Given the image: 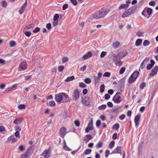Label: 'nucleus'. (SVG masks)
Segmentation results:
<instances>
[{
	"label": "nucleus",
	"instance_id": "nucleus-1",
	"mask_svg": "<svg viewBox=\"0 0 158 158\" xmlns=\"http://www.w3.org/2000/svg\"><path fill=\"white\" fill-rule=\"evenodd\" d=\"M109 11L108 9H101L94 12L91 16V18L96 19H100L104 17Z\"/></svg>",
	"mask_w": 158,
	"mask_h": 158
},
{
	"label": "nucleus",
	"instance_id": "nucleus-2",
	"mask_svg": "<svg viewBox=\"0 0 158 158\" xmlns=\"http://www.w3.org/2000/svg\"><path fill=\"white\" fill-rule=\"evenodd\" d=\"M152 12V9L147 7L144 8L142 12V14L146 17L147 16V15L150 16Z\"/></svg>",
	"mask_w": 158,
	"mask_h": 158
},
{
	"label": "nucleus",
	"instance_id": "nucleus-3",
	"mask_svg": "<svg viewBox=\"0 0 158 158\" xmlns=\"http://www.w3.org/2000/svg\"><path fill=\"white\" fill-rule=\"evenodd\" d=\"M80 97V92L78 89H76L73 91L72 95V99L73 100L76 101Z\"/></svg>",
	"mask_w": 158,
	"mask_h": 158
},
{
	"label": "nucleus",
	"instance_id": "nucleus-4",
	"mask_svg": "<svg viewBox=\"0 0 158 158\" xmlns=\"http://www.w3.org/2000/svg\"><path fill=\"white\" fill-rule=\"evenodd\" d=\"M131 0H126V4H121L118 7L119 10H121L123 9L125 10L127 9L129 7V4L131 3Z\"/></svg>",
	"mask_w": 158,
	"mask_h": 158
},
{
	"label": "nucleus",
	"instance_id": "nucleus-5",
	"mask_svg": "<svg viewBox=\"0 0 158 158\" xmlns=\"http://www.w3.org/2000/svg\"><path fill=\"white\" fill-rule=\"evenodd\" d=\"M50 148H49L45 150L41 155L43 156L44 158H49L50 156Z\"/></svg>",
	"mask_w": 158,
	"mask_h": 158
},
{
	"label": "nucleus",
	"instance_id": "nucleus-6",
	"mask_svg": "<svg viewBox=\"0 0 158 158\" xmlns=\"http://www.w3.org/2000/svg\"><path fill=\"white\" fill-rule=\"evenodd\" d=\"M124 56L125 55H123V52H120L117 55L114 56L113 59V60L116 62L120 59H122Z\"/></svg>",
	"mask_w": 158,
	"mask_h": 158
},
{
	"label": "nucleus",
	"instance_id": "nucleus-7",
	"mask_svg": "<svg viewBox=\"0 0 158 158\" xmlns=\"http://www.w3.org/2000/svg\"><path fill=\"white\" fill-rule=\"evenodd\" d=\"M63 98V97H62L61 93L56 94L55 95V99L59 104L61 103Z\"/></svg>",
	"mask_w": 158,
	"mask_h": 158
},
{
	"label": "nucleus",
	"instance_id": "nucleus-8",
	"mask_svg": "<svg viewBox=\"0 0 158 158\" xmlns=\"http://www.w3.org/2000/svg\"><path fill=\"white\" fill-rule=\"evenodd\" d=\"M93 129V120L92 119L89 121L87 127L85 129V131L86 133H88L90 130H92Z\"/></svg>",
	"mask_w": 158,
	"mask_h": 158
},
{
	"label": "nucleus",
	"instance_id": "nucleus-9",
	"mask_svg": "<svg viewBox=\"0 0 158 158\" xmlns=\"http://www.w3.org/2000/svg\"><path fill=\"white\" fill-rule=\"evenodd\" d=\"M27 64L25 61L22 62L19 65V68L18 70L19 71H22L24 70L27 68Z\"/></svg>",
	"mask_w": 158,
	"mask_h": 158
},
{
	"label": "nucleus",
	"instance_id": "nucleus-10",
	"mask_svg": "<svg viewBox=\"0 0 158 158\" xmlns=\"http://www.w3.org/2000/svg\"><path fill=\"white\" fill-rule=\"evenodd\" d=\"M158 70V66H156L154 67L151 70V72L149 74L150 76H154L157 74Z\"/></svg>",
	"mask_w": 158,
	"mask_h": 158
},
{
	"label": "nucleus",
	"instance_id": "nucleus-11",
	"mask_svg": "<svg viewBox=\"0 0 158 158\" xmlns=\"http://www.w3.org/2000/svg\"><path fill=\"white\" fill-rule=\"evenodd\" d=\"M140 118V115L139 114L137 115L135 118L134 122L135 126L137 128L139 125V122Z\"/></svg>",
	"mask_w": 158,
	"mask_h": 158
},
{
	"label": "nucleus",
	"instance_id": "nucleus-12",
	"mask_svg": "<svg viewBox=\"0 0 158 158\" xmlns=\"http://www.w3.org/2000/svg\"><path fill=\"white\" fill-rule=\"evenodd\" d=\"M27 5V0H26L25 2L24 3V4L22 6L21 8L19 10V13L21 15L22 14L23 11H24Z\"/></svg>",
	"mask_w": 158,
	"mask_h": 158
},
{
	"label": "nucleus",
	"instance_id": "nucleus-13",
	"mask_svg": "<svg viewBox=\"0 0 158 158\" xmlns=\"http://www.w3.org/2000/svg\"><path fill=\"white\" fill-rule=\"evenodd\" d=\"M121 147L118 146L115 148L110 153V154H113L115 153H119L121 155L122 154L121 152Z\"/></svg>",
	"mask_w": 158,
	"mask_h": 158
},
{
	"label": "nucleus",
	"instance_id": "nucleus-14",
	"mask_svg": "<svg viewBox=\"0 0 158 158\" xmlns=\"http://www.w3.org/2000/svg\"><path fill=\"white\" fill-rule=\"evenodd\" d=\"M149 57H146L144 60L143 61L142 63L140 65V68L142 69L143 68H144L145 67L146 64L147 63L148 61L149 60Z\"/></svg>",
	"mask_w": 158,
	"mask_h": 158
},
{
	"label": "nucleus",
	"instance_id": "nucleus-15",
	"mask_svg": "<svg viewBox=\"0 0 158 158\" xmlns=\"http://www.w3.org/2000/svg\"><path fill=\"white\" fill-rule=\"evenodd\" d=\"M60 135L62 138L64 137L66 133V128L64 127H62L60 130Z\"/></svg>",
	"mask_w": 158,
	"mask_h": 158
},
{
	"label": "nucleus",
	"instance_id": "nucleus-16",
	"mask_svg": "<svg viewBox=\"0 0 158 158\" xmlns=\"http://www.w3.org/2000/svg\"><path fill=\"white\" fill-rule=\"evenodd\" d=\"M115 96L113 98L112 100L114 101L115 103H119L121 102V97L120 96H118L116 98H115Z\"/></svg>",
	"mask_w": 158,
	"mask_h": 158
},
{
	"label": "nucleus",
	"instance_id": "nucleus-17",
	"mask_svg": "<svg viewBox=\"0 0 158 158\" xmlns=\"http://www.w3.org/2000/svg\"><path fill=\"white\" fill-rule=\"evenodd\" d=\"M150 62L151 64H149L147 66V70L151 69L153 67L155 64L154 60L152 59L151 60Z\"/></svg>",
	"mask_w": 158,
	"mask_h": 158
},
{
	"label": "nucleus",
	"instance_id": "nucleus-18",
	"mask_svg": "<svg viewBox=\"0 0 158 158\" xmlns=\"http://www.w3.org/2000/svg\"><path fill=\"white\" fill-rule=\"evenodd\" d=\"M92 56L93 55L91 52L89 51L86 54L83 55V57L84 60H86L92 57Z\"/></svg>",
	"mask_w": 158,
	"mask_h": 158
},
{
	"label": "nucleus",
	"instance_id": "nucleus-19",
	"mask_svg": "<svg viewBox=\"0 0 158 158\" xmlns=\"http://www.w3.org/2000/svg\"><path fill=\"white\" fill-rule=\"evenodd\" d=\"M135 9V6H133L127 10V11L130 15L133 14L134 13V11Z\"/></svg>",
	"mask_w": 158,
	"mask_h": 158
},
{
	"label": "nucleus",
	"instance_id": "nucleus-20",
	"mask_svg": "<svg viewBox=\"0 0 158 158\" xmlns=\"http://www.w3.org/2000/svg\"><path fill=\"white\" fill-rule=\"evenodd\" d=\"M23 120V118H22L16 119L14 120L13 123L16 125H17L21 123Z\"/></svg>",
	"mask_w": 158,
	"mask_h": 158
},
{
	"label": "nucleus",
	"instance_id": "nucleus-21",
	"mask_svg": "<svg viewBox=\"0 0 158 158\" xmlns=\"http://www.w3.org/2000/svg\"><path fill=\"white\" fill-rule=\"evenodd\" d=\"M139 75V73L138 71H135L131 75V77H133L136 80Z\"/></svg>",
	"mask_w": 158,
	"mask_h": 158
},
{
	"label": "nucleus",
	"instance_id": "nucleus-22",
	"mask_svg": "<svg viewBox=\"0 0 158 158\" xmlns=\"http://www.w3.org/2000/svg\"><path fill=\"white\" fill-rule=\"evenodd\" d=\"M143 141H141L139 144L138 147V153L139 154L142 151V148L143 144Z\"/></svg>",
	"mask_w": 158,
	"mask_h": 158
},
{
	"label": "nucleus",
	"instance_id": "nucleus-23",
	"mask_svg": "<svg viewBox=\"0 0 158 158\" xmlns=\"http://www.w3.org/2000/svg\"><path fill=\"white\" fill-rule=\"evenodd\" d=\"M61 95L62 97H63L65 98H66L67 101H66V102H68L69 100V96L66 93L64 92H61Z\"/></svg>",
	"mask_w": 158,
	"mask_h": 158
},
{
	"label": "nucleus",
	"instance_id": "nucleus-24",
	"mask_svg": "<svg viewBox=\"0 0 158 158\" xmlns=\"http://www.w3.org/2000/svg\"><path fill=\"white\" fill-rule=\"evenodd\" d=\"M120 43L118 42L114 43L113 44V47L114 48H117L120 46Z\"/></svg>",
	"mask_w": 158,
	"mask_h": 158
},
{
	"label": "nucleus",
	"instance_id": "nucleus-25",
	"mask_svg": "<svg viewBox=\"0 0 158 158\" xmlns=\"http://www.w3.org/2000/svg\"><path fill=\"white\" fill-rule=\"evenodd\" d=\"M142 39H137L135 43V45L137 47L139 46L142 43Z\"/></svg>",
	"mask_w": 158,
	"mask_h": 158
},
{
	"label": "nucleus",
	"instance_id": "nucleus-26",
	"mask_svg": "<svg viewBox=\"0 0 158 158\" xmlns=\"http://www.w3.org/2000/svg\"><path fill=\"white\" fill-rule=\"evenodd\" d=\"M33 150L32 149V147H31L27 150L26 152L30 156V154L31 153H32L33 152Z\"/></svg>",
	"mask_w": 158,
	"mask_h": 158
},
{
	"label": "nucleus",
	"instance_id": "nucleus-27",
	"mask_svg": "<svg viewBox=\"0 0 158 158\" xmlns=\"http://www.w3.org/2000/svg\"><path fill=\"white\" fill-rule=\"evenodd\" d=\"M130 15L129 14L128 11L126 10L123 13L121 16V17L123 18H125L128 17Z\"/></svg>",
	"mask_w": 158,
	"mask_h": 158
},
{
	"label": "nucleus",
	"instance_id": "nucleus-28",
	"mask_svg": "<svg viewBox=\"0 0 158 158\" xmlns=\"http://www.w3.org/2000/svg\"><path fill=\"white\" fill-rule=\"evenodd\" d=\"M121 106H119L118 107L112 110V112L115 114H117L119 113V109L121 108Z\"/></svg>",
	"mask_w": 158,
	"mask_h": 158
},
{
	"label": "nucleus",
	"instance_id": "nucleus-29",
	"mask_svg": "<svg viewBox=\"0 0 158 158\" xmlns=\"http://www.w3.org/2000/svg\"><path fill=\"white\" fill-rule=\"evenodd\" d=\"M119 127V124L118 123H116L114 124L112 127V129L113 130H118Z\"/></svg>",
	"mask_w": 158,
	"mask_h": 158
},
{
	"label": "nucleus",
	"instance_id": "nucleus-30",
	"mask_svg": "<svg viewBox=\"0 0 158 158\" xmlns=\"http://www.w3.org/2000/svg\"><path fill=\"white\" fill-rule=\"evenodd\" d=\"M74 77L73 76H72L71 77H68L66 79H65V81L66 82L74 80Z\"/></svg>",
	"mask_w": 158,
	"mask_h": 158
},
{
	"label": "nucleus",
	"instance_id": "nucleus-31",
	"mask_svg": "<svg viewBox=\"0 0 158 158\" xmlns=\"http://www.w3.org/2000/svg\"><path fill=\"white\" fill-rule=\"evenodd\" d=\"M103 144V143L102 141H99L96 145V148H101L102 147Z\"/></svg>",
	"mask_w": 158,
	"mask_h": 158
},
{
	"label": "nucleus",
	"instance_id": "nucleus-32",
	"mask_svg": "<svg viewBox=\"0 0 158 158\" xmlns=\"http://www.w3.org/2000/svg\"><path fill=\"white\" fill-rule=\"evenodd\" d=\"M135 80L134 78V77H131V75L128 78V81L129 83H131Z\"/></svg>",
	"mask_w": 158,
	"mask_h": 158
},
{
	"label": "nucleus",
	"instance_id": "nucleus-33",
	"mask_svg": "<svg viewBox=\"0 0 158 158\" xmlns=\"http://www.w3.org/2000/svg\"><path fill=\"white\" fill-rule=\"evenodd\" d=\"M114 141H112L109 143V148L110 149L112 148L114 146Z\"/></svg>",
	"mask_w": 158,
	"mask_h": 158
},
{
	"label": "nucleus",
	"instance_id": "nucleus-34",
	"mask_svg": "<svg viewBox=\"0 0 158 158\" xmlns=\"http://www.w3.org/2000/svg\"><path fill=\"white\" fill-rule=\"evenodd\" d=\"M106 107V104H103L99 106L98 107V109L99 110H104Z\"/></svg>",
	"mask_w": 158,
	"mask_h": 158
},
{
	"label": "nucleus",
	"instance_id": "nucleus-35",
	"mask_svg": "<svg viewBox=\"0 0 158 158\" xmlns=\"http://www.w3.org/2000/svg\"><path fill=\"white\" fill-rule=\"evenodd\" d=\"M26 107L25 105L24 104H20L18 106V108L20 110L24 109Z\"/></svg>",
	"mask_w": 158,
	"mask_h": 158
},
{
	"label": "nucleus",
	"instance_id": "nucleus-36",
	"mask_svg": "<svg viewBox=\"0 0 158 158\" xmlns=\"http://www.w3.org/2000/svg\"><path fill=\"white\" fill-rule=\"evenodd\" d=\"M29 155L26 152L21 155V158H29Z\"/></svg>",
	"mask_w": 158,
	"mask_h": 158
},
{
	"label": "nucleus",
	"instance_id": "nucleus-37",
	"mask_svg": "<svg viewBox=\"0 0 158 158\" xmlns=\"http://www.w3.org/2000/svg\"><path fill=\"white\" fill-rule=\"evenodd\" d=\"M105 86L104 84H102L100 87V92L101 93H103L105 89Z\"/></svg>",
	"mask_w": 158,
	"mask_h": 158
},
{
	"label": "nucleus",
	"instance_id": "nucleus-38",
	"mask_svg": "<svg viewBox=\"0 0 158 158\" xmlns=\"http://www.w3.org/2000/svg\"><path fill=\"white\" fill-rule=\"evenodd\" d=\"M150 42L147 40H145L143 42V44L144 46H146L150 44Z\"/></svg>",
	"mask_w": 158,
	"mask_h": 158
},
{
	"label": "nucleus",
	"instance_id": "nucleus-39",
	"mask_svg": "<svg viewBox=\"0 0 158 158\" xmlns=\"http://www.w3.org/2000/svg\"><path fill=\"white\" fill-rule=\"evenodd\" d=\"M146 85V84L145 82H142L139 86V88L141 90L143 89L145 87Z\"/></svg>",
	"mask_w": 158,
	"mask_h": 158
},
{
	"label": "nucleus",
	"instance_id": "nucleus-40",
	"mask_svg": "<svg viewBox=\"0 0 158 158\" xmlns=\"http://www.w3.org/2000/svg\"><path fill=\"white\" fill-rule=\"evenodd\" d=\"M64 69V67L63 65H60L58 67V71L59 72H62Z\"/></svg>",
	"mask_w": 158,
	"mask_h": 158
},
{
	"label": "nucleus",
	"instance_id": "nucleus-41",
	"mask_svg": "<svg viewBox=\"0 0 158 158\" xmlns=\"http://www.w3.org/2000/svg\"><path fill=\"white\" fill-rule=\"evenodd\" d=\"M55 102L53 101H51L49 103V105L50 106L54 107L55 106Z\"/></svg>",
	"mask_w": 158,
	"mask_h": 158
},
{
	"label": "nucleus",
	"instance_id": "nucleus-42",
	"mask_svg": "<svg viewBox=\"0 0 158 158\" xmlns=\"http://www.w3.org/2000/svg\"><path fill=\"white\" fill-rule=\"evenodd\" d=\"M68 116V112L67 110H65L63 114V118L64 119H66Z\"/></svg>",
	"mask_w": 158,
	"mask_h": 158
},
{
	"label": "nucleus",
	"instance_id": "nucleus-43",
	"mask_svg": "<svg viewBox=\"0 0 158 158\" xmlns=\"http://www.w3.org/2000/svg\"><path fill=\"white\" fill-rule=\"evenodd\" d=\"M94 79L95 83H99L100 81V78L96 76H94Z\"/></svg>",
	"mask_w": 158,
	"mask_h": 158
},
{
	"label": "nucleus",
	"instance_id": "nucleus-44",
	"mask_svg": "<svg viewBox=\"0 0 158 158\" xmlns=\"http://www.w3.org/2000/svg\"><path fill=\"white\" fill-rule=\"evenodd\" d=\"M16 45V43L14 41H11L10 42V45L11 47H14Z\"/></svg>",
	"mask_w": 158,
	"mask_h": 158
},
{
	"label": "nucleus",
	"instance_id": "nucleus-45",
	"mask_svg": "<svg viewBox=\"0 0 158 158\" xmlns=\"http://www.w3.org/2000/svg\"><path fill=\"white\" fill-rule=\"evenodd\" d=\"M137 35L139 37H141L143 35V32L141 31H138L136 33Z\"/></svg>",
	"mask_w": 158,
	"mask_h": 158
},
{
	"label": "nucleus",
	"instance_id": "nucleus-46",
	"mask_svg": "<svg viewBox=\"0 0 158 158\" xmlns=\"http://www.w3.org/2000/svg\"><path fill=\"white\" fill-rule=\"evenodd\" d=\"M92 151L91 149H88L85 150L84 152V154L85 155H88Z\"/></svg>",
	"mask_w": 158,
	"mask_h": 158
},
{
	"label": "nucleus",
	"instance_id": "nucleus-47",
	"mask_svg": "<svg viewBox=\"0 0 158 158\" xmlns=\"http://www.w3.org/2000/svg\"><path fill=\"white\" fill-rule=\"evenodd\" d=\"M79 86L80 87L85 88L86 86V85L83 82H80L79 84Z\"/></svg>",
	"mask_w": 158,
	"mask_h": 158
},
{
	"label": "nucleus",
	"instance_id": "nucleus-48",
	"mask_svg": "<svg viewBox=\"0 0 158 158\" xmlns=\"http://www.w3.org/2000/svg\"><path fill=\"white\" fill-rule=\"evenodd\" d=\"M84 81L86 83L89 84L91 82V81L89 78H88L85 79Z\"/></svg>",
	"mask_w": 158,
	"mask_h": 158
},
{
	"label": "nucleus",
	"instance_id": "nucleus-49",
	"mask_svg": "<svg viewBox=\"0 0 158 158\" xmlns=\"http://www.w3.org/2000/svg\"><path fill=\"white\" fill-rule=\"evenodd\" d=\"M2 6L3 8H6L7 6V3L5 1H3L2 2Z\"/></svg>",
	"mask_w": 158,
	"mask_h": 158
},
{
	"label": "nucleus",
	"instance_id": "nucleus-50",
	"mask_svg": "<svg viewBox=\"0 0 158 158\" xmlns=\"http://www.w3.org/2000/svg\"><path fill=\"white\" fill-rule=\"evenodd\" d=\"M125 117H126L125 114H122L121 115L119 116V118L120 120H122L125 118Z\"/></svg>",
	"mask_w": 158,
	"mask_h": 158
},
{
	"label": "nucleus",
	"instance_id": "nucleus-51",
	"mask_svg": "<svg viewBox=\"0 0 158 158\" xmlns=\"http://www.w3.org/2000/svg\"><path fill=\"white\" fill-rule=\"evenodd\" d=\"M125 68L124 67H122L121 69H120V70L119 71V74H123L125 72Z\"/></svg>",
	"mask_w": 158,
	"mask_h": 158
},
{
	"label": "nucleus",
	"instance_id": "nucleus-52",
	"mask_svg": "<svg viewBox=\"0 0 158 158\" xmlns=\"http://www.w3.org/2000/svg\"><path fill=\"white\" fill-rule=\"evenodd\" d=\"M68 61V59L66 57H64L62 59V61L63 63H64Z\"/></svg>",
	"mask_w": 158,
	"mask_h": 158
},
{
	"label": "nucleus",
	"instance_id": "nucleus-53",
	"mask_svg": "<svg viewBox=\"0 0 158 158\" xmlns=\"http://www.w3.org/2000/svg\"><path fill=\"white\" fill-rule=\"evenodd\" d=\"M59 18V15L57 14H56L54 16L53 20H58V19Z\"/></svg>",
	"mask_w": 158,
	"mask_h": 158
},
{
	"label": "nucleus",
	"instance_id": "nucleus-54",
	"mask_svg": "<svg viewBox=\"0 0 158 158\" xmlns=\"http://www.w3.org/2000/svg\"><path fill=\"white\" fill-rule=\"evenodd\" d=\"M18 149L21 151H23L25 150V148L23 145H21L19 147Z\"/></svg>",
	"mask_w": 158,
	"mask_h": 158
},
{
	"label": "nucleus",
	"instance_id": "nucleus-55",
	"mask_svg": "<svg viewBox=\"0 0 158 158\" xmlns=\"http://www.w3.org/2000/svg\"><path fill=\"white\" fill-rule=\"evenodd\" d=\"M110 75V73L108 72H106L104 73L103 76L105 77H109Z\"/></svg>",
	"mask_w": 158,
	"mask_h": 158
},
{
	"label": "nucleus",
	"instance_id": "nucleus-56",
	"mask_svg": "<svg viewBox=\"0 0 158 158\" xmlns=\"http://www.w3.org/2000/svg\"><path fill=\"white\" fill-rule=\"evenodd\" d=\"M24 34L27 37H29L31 35V33L30 31H26L24 32Z\"/></svg>",
	"mask_w": 158,
	"mask_h": 158
},
{
	"label": "nucleus",
	"instance_id": "nucleus-57",
	"mask_svg": "<svg viewBox=\"0 0 158 158\" xmlns=\"http://www.w3.org/2000/svg\"><path fill=\"white\" fill-rule=\"evenodd\" d=\"M110 153V151L109 150H106L105 152V156L106 157H107Z\"/></svg>",
	"mask_w": 158,
	"mask_h": 158
},
{
	"label": "nucleus",
	"instance_id": "nucleus-58",
	"mask_svg": "<svg viewBox=\"0 0 158 158\" xmlns=\"http://www.w3.org/2000/svg\"><path fill=\"white\" fill-rule=\"evenodd\" d=\"M40 31V28L38 27H36L33 31V32L35 33H37Z\"/></svg>",
	"mask_w": 158,
	"mask_h": 158
},
{
	"label": "nucleus",
	"instance_id": "nucleus-59",
	"mask_svg": "<svg viewBox=\"0 0 158 158\" xmlns=\"http://www.w3.org/2000/svg\"><path fill=\"white\" fill-rule=\"evenodd\" d=\"M32 78L31 75H27L25 77V80H28L31 79Z\"/></svg>",
	"mask_w": 158,
	"mask_h": 158
},
{
	"label": "nucleus",
	"instance_id": "nucleus-60",
	"mask_svg": "<svg viewBox=\"0 0 158 158\" xmlns=\"http://www.w3.org/2000/svg\"><path fill=\"white\" fill-rule=\"evenodd\" d=\"M46 28L48 30L51 29V24L50 23H48L46 25Z\"/></svg>",
	"mask_w": 158,
	"mask_h": 158
},
{
	"label": "nucleus",
	"instance_id": "nucleus-61",
	"mask_svg": "<svg viewBox=\"0 0 158 158\" xmlns=\"http://www.w3.org/2000/svg\"><path fill=\"white\" fill-rule=\"evenodd\" d=\"M101 123V121L100 120H98L96 123V126L97 127H98Z\"/></svg>",
	"mask_w": 158,
	"mask_h": 158
},
{
	"label": "nucleus",
	"instance_id": "nucleus-62",
	"mask_svg": "<svg viewBox=\"0 0 158 158\" xmlns=\"http://www.w3.org/2000/svg\"><path fill=\"white\" fill-rule=\"evenodd\" d=\"M15 136L17 138H19L20 137L19 133V131H16L15 133Z\"/></svg>",
	"mask_w": 158,
	"mask_h": 158
},
{
	"label": "nucleus",
	"instance_id": "nucleus-63",
	"mask_svg": "<svg viewBox=\"0 0 158 158\" xmlns=\"http://www.w3.org/2000/svg\"><path fill=\"white\" fill-rule=\"evenodd\" d=\"M74 123L77 127H78L80 125V122L78 120H76L74 122Z\"/></svg>",
	"mask_w": 158,
	"mask_h": 158
},
{
	"label": "nucleus",
	"instance_id": "nucleus-64",
	"mask_svg": "<svg viewBox=\"0 0 158 158\" xmlns=\"http://www.w3.org/2000/svg\"><path fill=\"white\" fill-rule=\"evenodd\" d=\"M68 7V4H64L62 6V10H66Z\"/></svg>",
	"mask_w": 158,
	"mask_h": 158
}]
</instances>
